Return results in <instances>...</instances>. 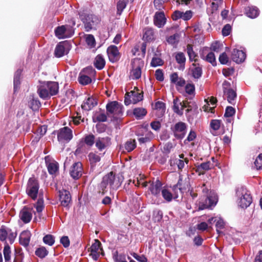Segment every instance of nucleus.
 Masks as SVG:
<instances>
[{
	"label": "nucleus",
	"instance_id": "a878e982",
	"mask_svg": "<svg viewBox=\"0 0 262 262\" xmlns=\"http://www.w3.org/2000/svg\"><path fill=\"white\" fill-rule=\"evenodd\" d=\"M245 11L247 16L251 18H256L259 14V10L256 7H248Z\"/></svg>",
	"mask_w": 262,
	"mask_h": 262
},
{
	"label": "nucleus",
	"instance_id": "680f3d73",
	"mask_svg": "<svg viewBox=\"0 0 262 262\" xmlns=\"http://www.w3.org/2000/svg\"><path fill=\"white\" fill-rule=\"evenodd\" d=\"M155 77L157 80L163 81L164 80V75L162 70H157L155 72Z\"/></svg>",
	"mask_w": 262,
	"mask_h": 262
},
{
	"label": "nucleus",
	"instance_id": "9d476101",
	"mask_svg": "<svg viewBox=\"0 0 262 262\" xmlns=\"http://www.w3.org/2000/svg\"><path fill=\"white\" fill-rule=\"evenodd\" d=\"M55 34L58 38L62 39L72 36L74 34V31L71 28L68 29L66 26L62 25L57 27L55 29Z\"/></svg>",
	"mask_w": 262,
	"mask_h": 262
},
{
	"label": "nucleus",
	"instance_id": "c756f323",
	"mask_svg": "<svg viewBox=\"0 0 262 262\" xmlns=\"http://www.w3.org/2000/svg\"><path fill=\"white\" fill-rule=\"evenodd\" d=\"M154 39V31L151 28H145L144 30L143 39L146 41H150Z\"/></svg>",
	"mask_w": 262,
	"mask_h": 262
},
{
	"label": "nucleus",
	"instance_id": "b1692460",
	"mask_svg": "<svg viewBox=\"0 0 262 262\" xmlns=\"http://www.w3.org/2000/svg\"><path fill=\"white\" fill-rule=\"evenodd\" d=\"M161 187V182L159 180H157L155 182L152 183L150 185L149 190L152 194L157 195L160 194Z\"/></svg>",
	"mask_w": 262,
	"mask_h": 262
},
{
	"label": "nucleus",
	"instance_id": "e433bc0d",
	"mask_svg": "<svg viewBox=\"0 0 262 262\" xmlns=\"http://www.w3.org/2000/svg\"><path fill=\"white\" fill-rule=\"evenodd\" d=\"M78 81L80 84L86 85L91 82L92 79L89 76L80 73L78 77Z\"/></svg>",
	"mask_w": 262,
	"mask_h": 262
},
{
	"label": "nucleus",
	"instance_id": "c85d7f7f",
	"mask_svg": "<svg viewBox=\"0 0 262 262\" xmlns=\"http://www.w3.org/2000/svg\"><path fill=\"white\" fill-rule=\"evenodd\" d=\"M133 114L137 119H141L147 114L146 109L142 107H137L133 110Z\"/></svg>",
	"mask_w": 262,
	"mask_h": 262
},
{
	"label": "nucleus",
	"instance_id": "f8f14e48",
	"mask_svg": "<svg viewBox=\"0 0 262 262\" xmlns=\"http://www.w3.org/2000/svg\"><path fill=\"white\" fill-rule=\"evenodd\" d=\"M112 144V139L109 137H98L96 139L95 146L99 151L108 148Z\"/></svg>",
	"mask_w": 262,
	"mask_h": 262
},
{
	"label": "nucleus",
	"instance_id": "13d9d810",
	"mask_svg": "<svg viewBox=\"0 0 262 262\" xmlns=\"http://www.w3.org/2000/svg\"><path fill=\"white\" fill-rule=\"evenodd\" d=\"M186 92L189 95H192L194 93L195 86L193 84L188 83L185 86Z\"/></svg>",
	"mask_w": 262,
	"mask_h": 262
},
{
	"label": "nucleus",
	"instance_id": "69168bd1",
	"mask_svg": "<svg viewBox=\"0 0 262 262\" xmlns=\"http://www.w3.org/2000/svg\"><path fill=\"white\" fill-rule=\"evenodd\" d=\"M132 255L139 262H147V259L143 255H139L136 253H133V254H132Z\"/></svg>",
	"mask_w": 262,
	"mask_h": 262
},
{
	"label": "nucleus",
	"instance_id": "f03ea898",
	"mask_svg": "<svg viewBox=\"0 0 262 262\" xmlns=\"http://www.w3.org/2000/svg\"><path fill=\"white\" fill-rule=\"evenodd\" d=\"M58 83L55 81H43L37 86V93L43 99H47L58 92Z\"/></svg>",
	"mask_w": 262,
	"mask_h": 262
},
{
	"label": "nucleus",
	"instance_id": "2eb2a0df",
	"mask_svg": "<svg viewBox=\"0 0 262 262\" xmlns=\"http://www.w3.org/2000/svg\"><path fill=\"white\" fill-rule=\"evenodd\" d=\"M223 91L224 94L227 96V100L229 103L232 104V101L236 97V93L232 89H228V86H230V83L227 81H225L223 84Z\"/></svg>",
	"mask_w": 262,
	"mask_h": 262
},
{
	"label": "nucleus",
	"instance_id": "bb28decb",
	"mask_svg": "<svg viewBox=\"0 0 262 262\" xmlns=\"http://www.w3.org/2000/svg\"><path fill=\"white\" fill-rule=\"evenodd\" d=\"M45 160L49 173L50 174H55L58 169V163L56 162L49 163L47 161V157H46Z\"/></svg>",
	"mask_w": 262,
	"mask_h": 262
},
{
	"label": "nucleus",
	"instance_id": "a19ab883",
	"mask_svg": "<svg viewBox=\"0 0 262 262\" xmlns=\"http://www.w3.org/2000/svg\"><path fill=\"white\" fill-rule=\"evenodd\" d=\"M3 253L5 261L7 262L9 261L11 259V250L10 247L8 244L5 246L3 250Z\"/></svg>",
	"mask_w": 262,
	"mask_h": 262
},
{
	"label": "nucleus",
	"instance_id": "ddd939ff",
	"mask_svg": "<svg viewBox=\"0 0 262 262\" xmlns=\"http://www.w3.org/2000/svg\"><path fill=\"white\" fill-rule=\"evenodd\" d=\"M58 193L61 205L64 207H68L71 201V195L70 192L63 189L59 190Z\"/></svg>",
	"mask_w": 262,
	"mask_h": 262
},
{
	"label": "nucleus",
	"instance_id": "6ab92c4d",
	"mask_svg": "<svg viewBox=\"0 0 262 262\" xmlns=\"http://www.w3.org/2000/svg\"><path fill=\"white\" fill-rule=\"evenodd\" d=\"M166 20L163 12H157L155 13L154 21L155 25L159 28H161L165 25Z\"/></svg>",
	"mask_w": 262,
	"mask_h": 262
},
{
	"label": "nucleus",
	"instance_id": "20e7f679",
	"mask_svg": "<svg viewBox=\"0 0 262 262\" xmlns=\"http://www.w3.org/2000/svg\"><path fill=\"white\" fill-rule=\"evenodd\" d=\"M78 14L80 19L84 24L86 31L89 32L91 30L96 29V26L100 22V20L97 16L89 14L84 10L79 11Z\"/></svg>",
	"mask_w": 262,
	"mask_h": 262
},
{
	"label": "nucleus",
	"instance_id": "8fccbe9b",
	"mask_svg": "<svg viewBox=\"0 0 262 262\" xmlns=\"http://www.w3.org/2000/svg\"><path fill=\"white\" fill-rule=\"evenodd\" d=\"M24 254L21 249L15 250V257L14 262H23Z\"/></svg>",
	"mask_w": 262,
	"mask_h": 262
},
{
	"label": "nucleus",
	"instance_id": "0eeeda50",
	"mask_svg": "<svg viewBox=\"0 0 262 262\" xmlns=\"http://www.w3.org/2000/svg\"><path fill=\"white\" fill-rule=\"evenodd\" d=\"M123 105L116 101H111L106 105L107 114L120 116L123 113Z\"/></svg>",
	"mask_w": 262,
	"mask_h": 262
},
{
	"label": "nucleus",
	"instance_id": "412c9836",
	"mask_svg": "<svg viewBox=\"0 0 262 262\" xmlns=\"http://www.w3.org/2000/svg\"><path fill=\"white\" fill-rule=\"evenodd\" d=\"M97 104L96 100L93 97H89L83 102L81 107L85 111H90Z\"/></svg>",
	"mask_w": 262,
	"mask_h": 262
},
{
	"label": "nucleus",
	"instance_id": "6e6d98bb",
	"mask_svg": "<svg viewBox=\"0 0 262 262\" xmlns=\"http://www.w3.org/2000/svg\"><path fill=\"white\" fill-rule=\"evenodd\" d=\"M179 101V99L178 98L174 99L173 100V111L174 113H177L178 115H182L183 114V112L181 110H179V107L178 104H177V102Z\"/></svg>",
	"mask_w": 262,
	"mask_h": 262
},
{
	"label": "nucleus",
	"instance_id": "e2e57ef3",
	"mask_svg": "<svg viewBox=\"0 0 262 262\" xmlns=\"http://www.w3.org/2000/svg\"><path fill=\"white\" fill-rule=\"evenodd\" d=\"M231 30V26L229 24H226L224 26L222 31L223 35L224 36L229 35L230 33Z\"/></svg>",
	"mask_w": 262,
	"mask_h": 262
},
{
	"label": "nucleus",
	"instance_id": "9b49d317",
	"mask_svg": "<svg viewBox=\"0 0 262 262\" xmlns=\"http://www.w3.org/2000/svg\"><path fill=\"white\" fill-rule=\"evenodd\" d=\"M216 202L217 199L215 196H207L204 201L202 200L199 203V210L211 208L216 205Z\"/></svg>",
	"mask_w": 262,
	"mask_h": 262
},
{
	"label": "nucleus",
	"instance_id": "09e8293b",
	"mask_svg": "<svg viewBox=\"0 0 262 262\" xmlns=\"http://www.w3.org/2000/svg\"><path fill=\"white\" fill-rule=\"evenodd\" d=\"M187 52L189 56V60L192 61L196 56V54L193 50L192 45L188 44L187 46Z\"/></svg>",
	"mask_w": 262,
	"mask_h": 262
},
{
	"label": "nucleus",
	"instance_id": "a211bd4d",
	"mask_svg": "<svg viewBox=\"0 0 262 262\" xmlns=\"http://www.w3.org/2000/svg\"><path fill=\"white\" fill-rule=\"evenodd\" d=\"M246 58V54L242 50L234 49L231 54L232 60L236 63H239L243 62Z\"/></svg>",
	"mask_w": 262,
	"mask_h": 262
},
{
	"label": "nucleus",
	"instance_id": "a18cd8bd",
	"mask_svg": "<svg viewBox=\"0 0 262 262\" xmlns=\"http://www.w3.org/2000/svg\"><path fill=\"white\" fill-rule=\"evenodd\" d=\"M162 195L163 198L167 202H170L172 199V194L171 193L166 189L162 190Z\"/></svg>",
	"mask_w": 262,
	"mask_h": 262
},
{
	"label": "nucleus",
	"instance_id": "c03bdc74",
	"mask_svg": "<svg viewBox=\"0 0 262 262\" xmlns=\"http://www.w3.org/2000/svg\"><path fill=\"white\" fill-rule=\"evenodd\" d=\"M192 76L195 79L200 78L202 74V69L200 67H195L192 70Z\"/></svg>",
	"mask_w": 262,
	"mask_h": 262
},
{
	"label": "nucleus",
	"instance_id": "dca6fc26",
	"mask_svg": "<svg viewBox=\"0 0 262 262\" xmlns=\"http://www.w3.org/2000/svg\"><path fill=\"white\" fill-rule=\"evenodd\" d=\"M70 173L74 179H78L82 174V164L80 162L75 163L71 168Z\"/></svg>",
	"mask_w": 262,
	"mask_h": 262
},
{
	"label": "nucleus",
	"instance_id": "39448f33",
	"mask_svg": "<svg viewBox=\"0 0 262 262\" xmlns=\"http://www.w3.org/2000/svg\"><path fill=\"white\" fill-rule=\"evenodd\" d=\"M236 195L239 197L238 202L239 206L243 208H246L252 203V199L250 194L247 193L246 188L243 186L238 187L236 189Z\"/></svg>",
	"mask_w": 262,
	"mask_h": 262
},
{
	"label": "nucleus",
	"instance_id": "58836bf2",
	"mask_svg": "<svg viewBox=\"0 0 262 262\" xmlns=\"http://www.w3.org/2000/svg\"><path fill=\"white\" fill-rule=\"evenodd\" d=\"M88 158L91 164L92 165H95L96 163L100 160V156L92 152L89 154Z\"/></svg>",
	"mask_w": 262,
	"mask_h": 262
},
{
	"label": "nucleus",
	"instance_id": "c9c22d12",
	"mask_svg": "<svg viewBox=\"0 0 262 262\" xmlns=\"http://www.w3.org/2000/svg\"><path fill=\"white\" fill-rule=\"evenodd\" d=\"M175 58L177 62L180 64L181 67L183 66V68H184L186 61V57L184 54L182 52H178L176 54Z\"/></svg>",
	"mask_w": 262,
	"mask_h": 262
},
{
	"label": "nucleus",
	"instance_id": "4be33fe9",
	"mask_svg": "<svg viewBox=\"0 0 262 262\" xmlns=\"http://www.w3.org/2000/svg\"><path fill=\"white\" fill-rule=\"evenodd\" d=\"M188 186V184L186 181V179L185 180H183V176L180 175L179 181L177 184L173 186V189L175 190L177 188H178L179 190L183 193Z\"/></svg>",
	"mask_w": 262,
	"mask_h": 262
},
{
	"label": "nucleus",
	"instance_id": "bf43d9fd",
	"mask_svg": "<svg viewBox=\"0 0 262 262\" xmlns=\"http://www.w3.org/2000/svg\"><path fill=\"white\" fill-rule=\"evenodd\" d=\"M8 235V231L2 226L0 229V240L2 241H5Z\"/></svg>",
	"mask_w": 262,
	"mask_h": 262
},
{
	"label": "nucleus",
	"instance_id": "79ce46f5",
	"mask_svg": "<svg viewBox=\"0 0 262 262\" xmlns=\"http://www.w3.org/2000/svg\"><path fill=\"white\" fill-rule=\"evenodd\" d=\"M85 41L88 46L91 48L94 47L96 44V41L94 36L92 34H88L86 35Z\"/></svg>",
	"mask_w": 262,
	"mask_h": 262
},
{
	"label": "nucleus",
	"instance_id": "6e6552de",
	"mask_svg": "<svg viewBox=\"0 0 262 262\" xmlns=\"http://www.w3.org/2000/svg\"><path fill=\"white\" fill-rule=\"evenodd\" d=\"M57 139L59 142H69L73 138L72 130L68 127H64L57 131Z\"/></svg>",
	"mask_w": 262,
	"mask_h": 262
},
{
	"label": "nucleus",
	"instance_id": "774afa93",
	"mask_svg": "<svg viewBox=\"0 0 262 262\" xmlns=\"http://www.w3.org/2000/svg\"><path fill=\"white\" fill-rule=\"evenodd\" d=\"M192 16L191 11H186L185 12H182V19L184 20H188L190 19Z\"/></svg>",
	"mask_w": 262,
	"mask_h": 262
},
{
	"label": "nucleus",
	"instance_id": "cd10ccee",
	"mask_svg": "<svg viewBox=\"0 0 262 262\" xmlns=\"http://www.w3.org/2000/svg\"><path fill=\"white\" fill-rule=\"evenodd\" d=\"M105 64V61L103 56L101 55H98L94 61V65L95 67L98 70L102 69Z\"/></svg>",
	"mask_w": 262,
	"mask_h": 262
},
{
	"label": "nucleus",
	"instance_id": "ea45409f",
	"mask_svg": "<svg viewBox=\"0 0 262 262\" xmlns=\"http://www.w3.org/2000/svg\"><path fill=\"white\" fill-rule=\"evenodd\" d=\"M43 242L47 245L52 246L55 243V238L51 234H47L43 237Z\"/></svg>",
	"mask_w": 262,
	"mask_h": 262
},
{
	"label": "nucleus",
	"instance_id": "49530a36",
	"mask_svg": "<svg viewBox=\"0 0 262 262\" xmlns=\"http://www.w3.org/2000/svg\"><path fill=\"white\" fill-rule=\"evenodd\" d=\"M205 60L208 61V62H210L212 64V66H214L216 65V60H215V57L214 54L211 52H209L207 55L206 56L205 58Z\"/></svg>",
	"mask_w": 262,
	"mask_h": 262
},
{
	"label": "nucleus",
	"instance_id": "4c0bfd02",
	"mask_svg": "<svg viewBox=\"0 0 262 262\" xmlns=\"http://www.w3.org/2000/svg\"><path fill=\"white\" fill-rule=\"evenodd\" d=\"M35 253L38 257L43 258L48 254L49 252L45 247H41L37 248Z\"/></svg>",
	"mask_w": 262,
	"mask_h": 262
},
{
	"label": "nucleus",
	"instance_id": "7c9ffc66",
	"mask_svg": "<svg viewBox=\"0 0 262 262\" xmlns=\"http://www.w3.org/2000/svg\"><path fill=\"white\" fill-rule=\"evenodd\" d=\"M210 165L211 162L209 161L202 163L196 167V171L200 173L204 174L205 171L210 169Z\"/></svg>",
	"mask_w": 262,
	"mask_h": 262
},
{
	"label": "nucleus",
	"instance_id": "5fc2aeb1",
	"mask_svg": "<svg viewBox=\"0 0 262 262\" xmlns=\"http://www.w3.org/2000/svg\"><path fill=\"white\" fill-rule=\"evenodd\" d=\"M221 121L219 120H212L210 122V127L214 130H218L221 126Z\"/></svg>",
	"mask_w": 262,
	"mask_h": 262
},
{
	"label": "nucleus",
	"instance_id": "603ef678",
	"mask_svg": "<svg viewBox=\"0 0 262 262\" xmlns=\"http://www.w3.org/2000/svg\"><path fill=\"white\" fill-rule=\"evenodd\" d=\"M254 163L256 169L259 170L262 169V154L258 156Z\"/></svg>",
	"mask_w": 262,
	"mask_h": 262
},
{
	"label": "nucleus",
	"instance_id": "f3484780",
	"mask_svg": "<svg viewBox=\"0 0 262 262\" xmlns=\"http://www.w3.org/2000/svg\"><path fill=\"white\" fill-rule=\"evenodd\" d=\"M32 208L25 206L20 211L19 217L25 223H28L30 222L32 219Z\"/></svg>",
	"mask_w": 262,
	"mask_h": 262
},
{
	"label": "nucleus",
	"instance_id": "473e14b6",
	"mask_svg": "<svg viewBox=\"0 0 262 262\" xmlns=\"http://www.w3.org/2000/svg\"><path fill=\"white\" fill-rule=\"evenodd\" d=\"M29 107L34 111H38L41 106V103L37 98L33 97L29 102Z\"/></svg>",
	"mask_w": 262,
	"mask_h": 262
},
{
	"label": "nucleus",
	"instance_id": "5701e85b",
	"mask_svg": "<svg viewBox=\"0 0 262 262\" xmlns=\"http://www.w3.org/2000/svg\"><path fill=\"white\" fill-rule=\"evenodd\" d=\"M127 96L132 98L133 104H136L143 100V93H139L135 91H132L129 93H127Z\"/></svg>",
	"mask_w": 262,
	"mask_h": 262
},
{
	"label": "nucleus",
	"instance_id": "052dcab7",
	"mask_svg": "<svg viewBox=\"0 0 262 262\" xmlns=\"http://www.w3.org/2000/svg\"><path fill=\"white\" fill-rule=\"evenodd\" d=\"M222 46V44L218 41H216L212 43L211 50L214 52H219L220 51Z\"/></svg>",
	"mask_w": 262,
	"mask_h": 262
},
{
	"label": "nucleus",
	"instance_id": "0e129e2a",
	"mask_svg": "<svg viewBox=\"0 0 262 262\" xmlns=\"http://www.w3.org/2000/svg\"><path fill=\"white\" fill-rule=\"evenodd\" d=\"M60 243L64 248H68L70 246V239L67 236H62L60 240Z\"/></svg>",
	"mask_w": 262,
	"mask_h": 262
},
{
	"label": "nucleus",
	"instance_id": "7ed1b4c3",
	"mask_svg": "<svg viewBox=\"0 0 262 262\" xmlns=\"http://www.w3.org/2000/svg\"><path fill=\"white\" fill-rule=\"evenodd\" d=\"M122 182V176L116 177L113 171L108 173L103 177L100 185L103 190L102 194H104L107 186H109L111 189L117 190L121 186Z\"/></svg>",
	"mask_w": 262,
	"mask_h": 262
},
{
	"label": "nucleus",
	"instance_id": "4d7b16f0",
	"mask_svg": "<svg viewBox=\"0 0 262 262\" xmlns=\"http://www.w3.org/2000/svg\"><path fill=\"white\" fill-rule=\"evenodd\" d=\"M220 62L222 64H226L228 63L229 58L225 52L222 53L219 58Z\"/></svg>",
	"mask_w": 262,
	"mask_h": 262
},
{
	"label": "nucleus",
	"instance_id": "4468645a",
	"mask_svg": "<svg viewBox=\"0 0 262 262\" xmlns=\"http://www.w3.org/2000/svg\"><path fill=\"white\" fill-rule=\"evenodd\" d=\"M107 53L111 62L114 63L119 60V52L116 46L114 45L110 46L107 49Z\"/></svg>",
	"mask_w": 262,
	"mask_h": 262
},
{
	"label": "nucleus",
	"instance_id": "338daca9",
	"mask_svg": "<svg viewBox=\"0 0 262 262\" xmlns=\"http://www.w3.org/2000/svg\"><path fill=\"white\" fill-rule=\"evenodd\" d=\"M133 76H134L135 79H138L141 77V70L140 67H138L136 69H134L132 71Z\"/></svg>",
	"mask_w": 262,
	"mask_h": 262
},
{
	"label": "nucleus",
	"instance_id": "f704fd0d",
	"mask_svg": "<svg viewBox=\"0 0 262 262\" xmlns=\"http://www.w3.org/2000/svg\"><path fill=\"white\" fill-rule=\"evenodd\" d=\"M127 1L119 0L117 4V14L120 15L126 7Z\"/></svg>",
	"mask_w": 262,
	"mask_h": 262
},
{
	"label": "nucleus",
	"instance_id": "423d86ee",
	"mask_svg": "<svg viewBox=\"0 0 262 262\" xmlns=\"http://www.w3.org/2000/svg\"><path fill=\"white\" fill-rule=\"evenodd\" d=\"M170 129L173 133L174 137L177 139H182L187 132V125L185 123L180 121L176 123Z\"/></svg>",
	"mask_w": 262,
	"mask_h": 262
},
{
	"label": "nucleus",
	"instance_id": "aec40b11",
	"mask_svg": "<svg viewBox=\"0 0 262 262\" xmlns=\"http://www.w3.org/2000/svg\"><path fill=\"white\" fill-rule=\"evenodd\" d=\"M31 236V234L29 231H23L19 236V243L27 247L29 244Z\"/></svg>",
	"mask_w": 262,
	"mask_h": 262
},
{
	"label": "nucleus",
	"instance_id": "3c124183",
	"mask_svg": "<svg viewBox=\"0 0 262 262\" xmlns=\"http://www.w3.org/2000/svg\"><path fill=\"white\" fill-rule=\"evenodd\" d=\"M163 217V213L160 210H156L153 212V218L155 222H160Z\"/></svg>",
	"mask_w": 262,
	"mask_h": 262
},
{
	"label": "nucleus",
	"instance_id": "72a5a7b5",
	"mask_svg": "<svg viewBox=\"0 0 262 262\" xmlns=\"http://www.w3.org/2000/svg\"><path fill=\"white\" fill-rule=\"evenodd\" d=\"M155 108L159 112L158 116L162 117L165 112V104L162 101H158L155 103Z\"/></svg>",
	"mask_w": 262,
	"mask_h": 262
},
{
	"label": "nucleus",
	"instance_id": "864d4df0",
	"mask_svg": "<svg viewBox=\"0 0 262 262\" xmlns=\"http://www.w3.org/2000/svg\"><path fill=\"white\" fill-rule=\"evenodd\" d=\"M235 113V109L232 106H227L225 110L224 117H230L234 115Z\"/></svg>",
	"mask_w": 262,
	"mask_h": 262
},
{
	"label": "nucleus",
	"instance_id": "37998d69",
	"mask_svg": "<svg viewBox=\"0 0 262 262\" xmlns=\"http://www.w3.org/2000/svg\"><path fill=\"white\" fill-rule=\"evenodd\" d=\"M163 63V61L160 58L154 57L150 62V66L152 67H156L162 66Z\"/></svg>",
	"mask_w": 262,
	"mask_h": 262
},
{
	"label": "nucleus",
	"instance_id": "393cba45",
	"mask_svg": "<svg viewBox=\"0 0 262 262\" xmlns=\"http://www.w3.org/2000/svg\"><path fill=\"white\" fill-rule=\"evenodd\" d=\"M81 142L85 144L89 147H92L94 143L96 144L95 136L92 134L86 135L83 138H82Z\"/></svg>",
	"mask_w": 262,
	"mask_h": 262
},
{
	"label": "nucleus",
	"instance_id": "de8ad7c7",
	"mask_svg": "<svg viewBox=\"0 0 262 262\" xmlns=\"http://www.w3.org/2000/svg\"><path fill=\"white\" fill-rule=\"evenodd\" d=\"M101 246V243L98 240L95 239V243L92 244L91 247L90 248V250L91 252H98V250L99 249H101V250H102V248H100Z\"/></svg>",
	"mask_w": 262,
	"mask_h": 262
},
{
	"label": "nucleus",
	"instance_id": "f257e3e1",
	"mask_svg": "<svg viewBox=\"0 0 262 262\" xmlns=\"http://www.w3.org/2000/svg\"><path fill=\"white\" fill-rule=\"evenodd\" d=\"M39 184L38 180L35 178L32 177L28 181L26 191L28 195L33 200L37 199L38 194V200L34 206L37 212L41 213L44 208L45 205L43 192L41 190L39 191Z\"/></svg>",
	"mask_w": 262,
	"mask_h": 262
},
{
	"label": "nucleus",
	"instance_id": "1a4fd4ad",
	"mask_svg": "<svg viewBox=\"0 0 262 262\" xmlns=\"http://www.w3.org/2000/svg\"><path fill=\"white\" fill-rule=\"evenodd\" d=\"M70 50V44L68 41L60 42L58 43L54 51V55L56 57H61L68 53Z\"/></svg>",
	"mask_w": 262,
	"mask_h": 262
},
{
	"label": "nucleus",
	"instance_id": "2f4dec72",
	"mask_svg": "<svg viewBox=\"0 0 262 262\" xmlns=\"http://www.w3.org/2000/svg\"><path fill=\"white\" fill-rule=\"evenodd\" d=\"M136 147V142L135 139H129L124 144V149L127 152L133 151Z\"/></svg>",
	"mask_w": 262,
	"mask_h": 262
}]
</instances>
